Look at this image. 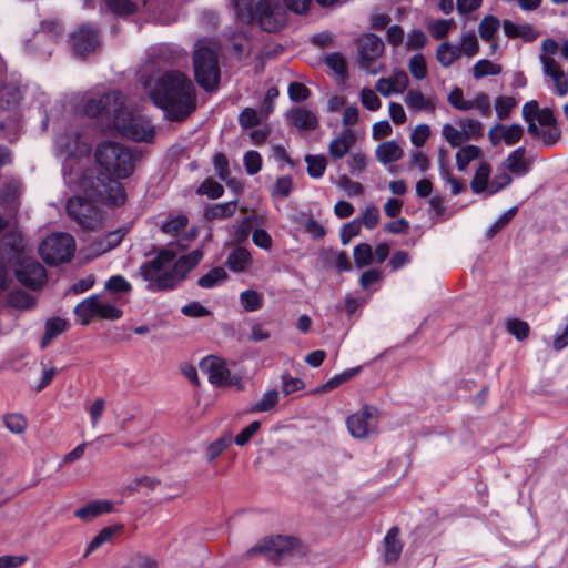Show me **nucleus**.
Segmentation results:
<instances>
[{"mask_svg": "<svg viewBox=\"0 0 568 568\" xmlns=\"http://www.w3.org/2000/svg\"><path fill=\"white\" fill-rule=\"evenodd\" d=\"M359 64L368 72L376 74L377 70H369L372 62L376 61L384 52L383 40L374 33L364 34L357 42Z\"/></svg>", "mask_w": 568, "mask_h": 568, "instance_id": "obj_14", "label": "nucleus"}, {"mask_svg": "<svg viewBox=\"0 0 568 568\" xmlns=\"http://www.w3.org/2000/svg\"><path fill=\"white\" fill-rule=\"evenodd\" d=\"M203 257L201 250H193L186 255L181 256L171 271L159 273L152 281H149V291L173 290L184 280L186 274L194 268Z\"/></svg>", "mask_w": 568, "mask_h": 568, "instance_id": "obj_9", "label": "nucleus"}, {"mask_svg": "<svg viewBox=\"0 0 568 568\" xmlns=\"http://www.w3.org/2000/svg\"><path fill=\"white\" fill-rule=\"evenodd\" d=\"M68 323L61 317H52L45 322V332L41 339V348L48 347L53 339L65 331Z\"/></svg>", "mask_w": 568, "mask_h": 568, "instance_id": "obj_30", "label": "nucleus"}, {"mask_svg": "<svg viewBox=\"0 0 568 568\" xmlns=\"http://www.w3.org/2000/svg\"><path fill=\"white\" fill-rule=\"evenodd\" d=\"M74 314L81 325H88L92 318L97 317V295H91L77 304Z\"/></svg>", "mask_w": 568, "mask_h": 568, "instance_id": "obj_29", "label": "nucleus"}, {"mask_svg": "<svg viewBox=\"0 0 568 568\" xmlns=\"http://www.w3.org/2000/svg\"><path fill=\"white\" fill-rule=\"evenodd\" d=\"M175 256L176 254L172 250H161L153 260L141 265L140 275L145 281H152L166 265L174 261Z\"/></svg>", "mask_w": 568, "mask_h": 568, "instance_id": "obj_17", "label": "nucleus"}, {"mask_svg": "<svg viewBox=\"0 0 568 568\" xmlns=\"http://www.w3.org/2000/svg\"><path fill=\"white\" fill-rule=\"evenodd\" d=\"M199 367L203 374L207 375L211 384L217 386L231 384L229 382L230 371L222 358L213 355L206 356L200 362Z\"/></svg>", "mask_w": 568, "mask_h": 568, "instance_id": "obj_16", "label": "nucleus"}, {"mask_svg": "<svg viewBox=\"0 0 568 568\" xmlns=\"http://www.w3.org/2000/svg\"><path fill=\"white\" fill-rule=\"evenodd\" d=\"M240 303L246 312H254L263 306L260 293L254 290H246L240 294Z\"/></svg>", "mask_w": 568, "mask_h": 568, "instance_id": "obj_44", "label": "nucleus"}, {"mask_svg": "<svg viewBox=\"0 0 568 568\" xmlns=\"http://www.w3.org/2000/svg\"><path fill=\"white\" fill-rule=\"evenodd\" d=\"M131 288V284L121 275L111 276L105 282V290L112 293H128Z\"/></svg>", "mask_w": 568, "mask_h": 568, "instance_id": "obj_59", "label": "nucleus"}, {"mask_svg": "<svg viewBox=\"0 0 568 568\" xmlns=\"http://www.w3.org/2000/svg\"><path fill=\"white\" fill-rule=\"evenodd\" d=\"M508 332L514 335L518 341H523L528 337L529 325L527 322L520 320H511L507 324Z\"/></svg>", "mask_w": 568, "mask_h": 568, "instance_id": "obj_63", "label": "nucleus"}, {"mask_svg": "<svg viewBox=\"0 0 568 568\" xmlns=\"http://www.w3.org/2000/svg\"><path fill=\"white\" fill-rule=\"evenodd\" d=\"M366 155L362 152H354L349 154L347 164L349 172L353 175H359L366 170Z\"/></svg>", "mask_w": 568, "mask_h": 568, "instance_id": "obj_60", "label": "nucleus"}, {"mask_svg": "<svg viewBox=\"0 0 568 568\" xmlns=\"http://www.w3.org/2000/svg\"><path fill=\"white\" fill-rule=\"evenodd\" d=\"M449 104L459 111H468L470 110L469 100L464 99L463 90L458 87L454 88L447 98Z\"/></svg>", "mask_w": 568, "mask_h": 568, "instance_id": "obj_58", "label": "nucleus"}, {"mask_svg": "<svg viewBox=\"0 0 568 568\" xmlns=\"http://www.w3.org/2000/svg\"><path fill=\"white\" fill-rule=\"evenodd\" d=\"M67 213L82 230L94 231L103 225L105 214L91 197L73 196L67 203Z\"/></svg>", "mask_w": 568, "mask_h": 568, "instance_id": "obj_10", "label": "nucleus"}, {"mask_svg": "<svg viewBox=\"0 0 568 568\" xmlns=\"http://www.w3.org/2000/svg\"><path fill=\"white\" fill-rule=\"evenodd\" d=\"M113 504L109 500H94L75 510V517L89 521L102 514L112 511Z\"/></svg>", "mask_w": 568, "mask_h": 568, "instance_id": "obj_22", "label": "nucleus"}, {"mask_svg": "<svg viewBox=\"0 0 568 568\" xmlns=\"http://www.w3.org/2000/svg\"><path fill=\"white\" fill-rule=\"evenodd\" d=\"M118 180L115 178H95L92 169H87L80 176L72 170L65 175V183L69 186L83 192L88 197L105 200L114 206L123 205L126 202L125 189Z\"/></svg>", "mask_w": 568, "mask_h": 568, "instance_id": "obj_4", "label": "nucleus"}, {"mask_svg": "<svg viewBox=\"0 0 568 568\" xmlns=\"http://www.w3.org/2000/svg\"><path fill=\"white\" fill-rule=\"evenodd\" d=\"M213 164L219 179L226 182L230 186L235 183L233 179H230L229 160L225 154L216 153L213 158Z\"/></svg>", "mask_w": 568, "mask_h": 568, "instance_id": "obj_46", "label": "nucleus"}, {"mask_svg": "<svg viewBox=\"0 0 568 568\" xmlns=\"http://www.w3.org/2000/svg\"><path fill=\"white\" fill-rule=\"evenodd\" d=\"M280 400V394L276 389L267 390L263 394L261 400L251 406L252 413H265L272 410Z\"/></svg>", "mask_w": 568, "mask_h": 568, "instance_id": "obj_36", "label": "nucleus"}, {"mask_svg": "<svg viewBox=\"0 0 568 568\" xmlns=\"http://www.w3.org/2000/svg\"><path fill=\"white\" fill-rule=\"evenodd\" d=\"M252 263V256L247 248L243 246L235 247L227 256L226 265L235 273H241Z\"/></svg>", "mask_w": 568, "mask_h": 568, "instance_id": "obj_27", "label": "nucleus"}, {"mask_svg": "<svg viewBox=\"0 0 568 568\" xmlns=\"http://www.w3.org/2000/svg\"><path fill=\"white\" fill-rule=\"evenodd\" d=\"M239 123L243 129L253 128L260 124V118L255 109L245 108L239 115Z\"/></svg>", "mask_w": 568, "mask_h": 568, "instance_id": "obj_64", "label": "nucleus"}, {"mask_svg": "<svg viewBox=\"0 0 568 568\" xmlns=\"http://www.w3.org/2000/svg\"><path fill=\"white\" fill-rule=\"evenodd\" d=\"M106 7L119 16H130L136 11V3L131 0H105Z\"/></svg>", "mask_w": 568, "mask_h": 568, "instance_id": "obj_50", "label": "nucleus"}, {"mask_svg": "<svg viewBox=\"0 0 568 568\" xmlns=\"http://www.w3.org/2000/svg\"><path fill=\"white\" fill-rule=\"evenodd\" d=\"M399 528L394 526L388 530L384 538L385 560L387 562L396 561L402 554L403 542L399 539Z\"/></svg>", "mask_w": 568, "mask_h": 568, "instance_id": "obj_23", "label": "nucleus"}, {"mask_svg": "<svg viewBox=\"0 0 568 568\" xmlns=\"http://www.w3.org/2000/svg\"><path fill=\"white\" fill-rule=\"evenodd\" d=\"M61 33L62 27L58 20H43L34 34L36 37L45 36L51 40H57Z\"/></svg>", "mask_w": 568, "mask_h": 568, "instance_id": "obj_48", "label": "nucleus"}, {"mask_svg": "<svg viewBox=\"0 0 568 568\" xmlns=\"http://www.w3.org/2000/svg\"><path fill=\"white\" fill-rule=\"evenodd\" d=\"M356 136L351 129L344 130L337 138L332 140L328 145L329 154L335 159H341L346 155L352 145L355 143Z\"/></svg>", "mask_w": 568, "mask_h": 568, "instance_id": "obj_21", "label": "nucleus"}, {"mask_svg": "<svg viewBox=\"0 0 568 568\" xmlns=\"http://www.w3.org/2000/svg\"><path fill=\"white\" fill-rule=\"evenodd\" d=\"M375 155L382 164L387 165L400 160L404 151L396 141H387L376 148Z\"/></svg>", "mask_w": 568, "mask_h": 568, "instance_id": "obj_24", "label": "nucleus"}, {"mask_svg": "<svg viewBox=\"0 0 568 568\" xmlns=\"http://www.w3.org/2000/svg\"><path fill=\"white\" fill-rule=\"evenodd\" d=\"M405 103L409 109L422 111L428 106H432L429 100L425 98V95L417 90H410L407 92L405 97Z\"/></svg>", "mask_w": 568, "mask_h": 568, "instance_id": "obj_51", "label": "nucleus"}, {"mask_svg": "<svg viewBox=\"0 0 568 568\" xmlns=\"http://www.w3.org/2000/svg\"><path fill=\"white\" fill-rule=\"evenodd\" d=\"M481 155V150L477 145L462 146L456 153V165L459 171H465L468 164Z\"/></svg>", "mask_w": 568, "mask_h": 568, "instance_id": "obj_32", "label": "nucleus"}, {"mask_svg": "<svg viewBox=\"0 0 568 568\" xmlns=\"http://www.w3.org/2000/svg\"><path fill=\"white\" fill-rule=\"evenodd\" d=\"M499 27L500 21L495 16L484 17L478 26V32L480 34V38L486 42L493 41Z\"/></svg>", "mask_w": 568, "mask_h": 568, "instance_id": "obj_35", "label": "nucleus"}, {"mask_svg": "<svg viewBox=\"0 0 568 568\" xmlns=\"http://www.w3.org/2000/svg\"><path fill=\"white\" fill-rule=\"evenodd\" d=\"M362 229V222L358 219L343 225L341 229V241L343 245L348 244L351 239L358 235Z\"/></svg>", "mask_w": 568, "mask_h": 568, "instance_id": "obj_61", "label": "nucleus"}, {"mask_svg": "<svg viewBox=\"0 0 568 568\" xmlns=\"http://www.w3.org/2000/svg\"><path fill=\"white\" fill-rule=\"evenodd\" d=\"M408 69L412 75L417 80H423L427 77V67L424 55L415 54L409 59Z\"/></svg>", "mask_w": 568, "mask_h": 568, "instance_id": "obj_52", "label": "nucleus"}, {"mask_svg": "<svg viewBox=\"0 0 568 568\" xmlns=\"http://www.w3.org/2000/svg\"><path fill=\"white\" fill-rule=\"evenodd\" d=\"M124 233V229H118L115 231L109 232L106 235L97 237L92 243V250L97 254H103L116 247L121 243Z\"/></svg>", "mask_w": 568, "mask_h": 568, "instance_id": "obj_26", "label": "nucleus"}, {"mask_svg": "<svg viewBox=\"0 0 568 568\" xmlns=\"http://www.w3.org/2000/svg\"><path fill=\"white\" fill-rule=\"evenodd\" d=\"M22 99L20 88L14 83L0 85V110H12L19 105Z\"/></svg>", "mask_w": 568, "mask_h": 568, "instance_id": "obj_25", "label": "nucleus"}, {"mask_svg": "<svg viewBox=\"0 0 568 568\" xmlns=\"http://www.w3.org/2000/svg\"><path fill=\"white\" fill-rule=\"evenodd\" d=\"M442 135L452 148H459L468 142V136L465 135L463 129H457L449 123L443 125Z\"/></svg>", "mask_w": 568, "mask_h": 568, "instance_id": "obj_34", "label": "nucleus"}, {"mask_svg": "<svg viewBox=\"0 0 568 568\" xmlns=\"http://www.w3.org/2000/svg\"><path fill=\"white\" fill-rule=\"evenodd\" d=\"M378 410L376 407L366 405L361 410L352 414L346 425L351 435L355 438H366L371 433H375L377 428Z\"/></svg>", "mask_w": 568, "mask_h": 568, "instance_id": "obj_13", "label": "nucleus"}, {"mask_svg": "<svg viewBox=\"0 0 568 568\" xmlns=\"http://www.w3.org/2000/svg\"><path fill=\"white\" fill-rule=\"evenodd\" d=\"M501 65L491 62L487 59L477 61L473 67V74L475 79H481L487 75H498L501 73Z\"/></svg>", "mask_w": 568, "mask_h": 568, "instance_id": "obj_38", "label": "nucleus"}, {"mask_svg": "<svg viewBox=\"0 0 568 568\" xmlns=\"http://www.w3.org/2000/svg\"><path fill=\"white\" fill-rule=\"evenodd\" d=\"M491 173V166L487 162L480 163L475 172V175L470 182V187L474 193H481L487 190L489 175Z\"/></svg>", "mask_w": 568, "mask_h": 568, "instance_id": "obj_33", "label": "nucleus"}, {"mask_svg": "<svg viewBox=\"0 0 568 568\" xmlns=\"http://www.w3.org/2000/svg\"><path fill=\"white\" fill-rule=\"evenodd\" d=\"M526 149L517 148L504 161V168L516 176H524L530 170L531 162L526 160Z\"/></svg>", "mask_w": 568, "mask_h": 568, "instance_id": "obj_18", "label": "nucleus"}, {"mask_svg": "<svg viewBox=\"0 0 568 568\" xmlns=\"http://www.w3.org/2000/svg\"><path fill=\"white\" fill-rule=\"evenodd\" d=\"M462 57V49L459 45H454L448 42L440 43L437 48L436 58L442 67L448 68L456 60Z\"/></svg>", "mask_w": 568, "mask_h": 568, "instance_id": "obj_31", "label": "nucleus"}, {"mask_svg": "<svg viewBox=\"0 0 568 568\" xmlns=\"http://www.w3.org/2000/svg\"><path fill=\"white\" fill-rule=\"evenodd\" d=\"M85 114L95 118L99 115L112 120L119 133L133 141H149L154 135L150 122L124 108V98L121 91L113 90L99 99H91L84 106Z\"/></svg>", "mask_w": 568, "mask_h": 568, "instance_id": "obj_2", "label": "nucleus"}, {"mask_svg": "<svg viewBox=\"0 0 568 568\" xmlns=\"http://www.w3.org/2000/svg\"><path fill=\"white\" fill-rule=\"evenodd\" d=\"M470 109L478 110L479 114L484 118L490 116L491 105L490 98L487 93L480 92L474 99L469 100Z\"/></svg>", "mask_w": 568, "mask_h": 568, "instance_id": "obj_54", "label": "nucleus"}, {"mask_svg": "<svg viewBox=\"0 0 568 568\" xmlns=\"http://www.w3.org/2000/svg\"><path fill=\"white\" fill-rule=\"evenodd\" d=\"M3 423L9 432L13 434H22L26 432L28 422L21 414H7L3 416Z\"/></svg>", "mask_w": 568, "mask_h": 568, "instance_id": "obj_47", "label": "nucleus"}, {"mask_svg": "<svg viewBox=\"0 0 568 568\" xmlns=\"http://www.w3.org/2000/svg\"><path fill=\"white\" fill-rule=\"evenodd\" d=\"M193 68L197 84L213 91L220 82L219 49L215 43L197 40L193 51Z\"/></svg>", "mask_w": 568, "mask_h": 568, "instance_id": "obj_7", "label": "nucleus"}, {"mask_svg": "<svg viewBox=\"0 0 568 568\" xmlns=\"http://www.w3.org/2000/svg\"><path fill=\"white\" fill-rule=\"evenodd\" d=\"M236 17L243 23L257 22L266 32L285 26V11L277 0H235Z\"/></svg>", "mask_w": 568, "mask_h": 568, "instance_id": "obj_5", "label": "nucleus"}, {"mask_svg": "<svg viewBox=\"0 0 568 568\" xmlns=\"http://www.w3.org/2000/svg\"><path fill=\"white\" fill-rule=\"evenodd\" d=\"M197 193L205 194L210 199H219L223 195L224 187L220 183L207 179L199 186Z\"/></svg>", "mask_w": 568, "mask_h": 568, "instance_id": "obj_57", "label": "nucleus"}, {"mask_svg": "<svg viewBox=\"0 0 568 568\" xmlns=\"http://www.w3.org/2000/svg\"><path fill=\"white\" fill-rule=\"evenodd\" d=\"M237 209V201H230L221 204L206 206L204 210V219L207 221L216 219H227L235 214Z\"/></svg>", "mask_w": 568, "mask_h": 568, "instance_id": "obj_28", "label": "nucleus"}, {"mask_svg": "<svg viewBox=\"0 0 568 568\" xmlns=\"http://www.w3.org/2000/svg\"><path fill=\"white\" fill-rule=\"evenodd\" d=\"M518 209L517 206L510 207L507 212H505L488 230L486 236L488 239H493L499 231H501L516 215Z\"/></svg>", "mask_w": 568, "mask_h": 568, "instance_id": "obj_55", "label": "nucleus"}, {"mask_svg": "<svg viewBox=\"0 0 568 568\" xmlns=\"http://www.w3.org/2000/svg\"><path fill=\"white\" fill-rule=\"evenodd\" d=\"M123 312L115 305L105 302L97 295V317L101 320L115 321L122 316Z\"/></svg>", "mask_w": 568, "mask_h": 568, "instance_id": "obj_39", "label": "nucleus"}, {"mask_svg": "<svg viewBox=\"0 0 568 568\" xmlns=\"http://www.w3.org/2000/svg\"><path fill=\"white\" fill-rule=\"evenodd\" d=\"M145 90L153 104L162 109L170 121H184L196 109L195 85L183 72L166 71L150 78Z\"/></svg>", "mask_w": 568, "mask_h": 568, "instance_id": "obj_1", "label": "nucleus"}, {"mask_svg": "<svg viewBox=\"0 0 568 568\" xmlns=\"http://www.w3.org/2000/svg\"><path fill=\"white\" fill-rule=\"evenodd\" d=\"M462 54L474 57L479 50V43L474 32H467L462 36L460 44Z\"/></svg>", "mask_w": 568, "mask_h": 568, "instance_id": "obj_56", "label": "nucleus"}, {"mask_svg": "<svg viewBox=\"0 0 568 568\" xmlns=\"http://www.w3.org/2000/svg\"><path fill=\"white\" fill-rule=\"evenodd\" d=\"M291 123L302 131L315 130L318 125L316 115L304 108H293L287 113Z\"/></svg>", "mask_w": 568, "mask_h": 568, "instance_id": "obj_19", "label": "nucleus"}, {"mask_svg": "<svg viewBox=\"0 0 568 568\" xmlns=\"http://www.w3.org/2000/svg\"><path fill=\"white\" fill-rule=\"evenodd\" d=\"M305 162L307 164V173L311 178L318 179L323 176L327 165V161L324 155L307 154L305 156Z\"/></svg>", "mask_w": 568, "mask_h": 568, "instance_id": "obj_43", "label": "nucleus"}, {"mask_svg": "<svg viewBox=\"0 0 568 568\" xmlns=\"http://www.w3.org/2000/svg\"><path fill=\"white\" fill-rule=\"evenodd\" d=\"M457 123L459 128L463 129L465 135L468 136V141L483 138L484 125L480 121L470 118H462Z\"/></svg>", "mask_w": 568, "mask_h": 568, "instance_id": "obj_37", "label": "nucleus"}, {"mask_svg": "<svg viewBox=\"0 0 568 568\" xmlns=\"http://www.w3.org/2000/svg\"><path fill=\"white\" fill-rule=\"evenodd\" d=\"M22 243L20 233L8 230L0 241V257L3 262L17 264L16 277L22 285L38 290L47 281V271L36 258L24 255Z\"/></svg>", "mask_w": 568, "mask_h": 568, "instance_id": "obj_3", "label": "nucleus"}, {"mask_svg": "<svg viewBox=\"0 0 568 568\" xmlns=\"http://www.w3.org/2000/svg\"><path fill=\"white\" fill-rule=\"evenodd\" d=\"M297 546V540L288 536H272L260 540L246 551L247 557L264 555L270 560L280 559Z\"/></svg>", "mask_w": 568, "mask_h": 568, "instance_id": "obj_12", "label": "nucleus"}, {"mask_svg": "<svg viewBox=\"0 0 568 568\" xmlns=\"http://www.w3.org/2000/svg\"><path fill=\"white\" fill-rule=\"evenodd\" d=\"M74 250L75 241L68 233H53L45 237L39 246L42 260L50 266L69 262Z\"/></svg>", "mask_w": 568, "mask_h": 568, "instance_id": "obj_11", "label": "nucleus"}, {"mask_svg": "<svg viewBox=\"0 0 568 568\" xmlns=\"http://www.w3.org/2000/svg\"><path fill=\"white\" fill-rule=\"evenodd\" d=\"M359 368H352V369H348L346 372H343L338 375H335L334 377H332L331 379H328L325 384H323L318 389L317 392H329L334 388H336L337 386H339L341 384L347 382L348 379H351L353 376L356 375V373L358 372Z\"/></svg>", "mask_w": 568, "mask_h": 568, "instance_id": "obj_53", "label": "nucleus"}, {"mask_svg": "<svg viewBox=\"0 0 568 568\" xmlns=\"http://www.w3.org/2000/svg\"><path fill=\"white\" fill-rule=\"evenodd\" d=\"M517 105V101L513 97H498L495 101V110L499 120L509 118L513 109Z\"/></svg>", "mask_w": 568, "mask_h": 568, "instance_id": "obj_49", "label": "nucleus"}, {"mask_svg": "<svg viewBox=\"0 0 568 568\" xmlns=\"http://www.w3.org/2000/svg\"><path fill=\"white\" fill-rule=\"evenodd\" d=\"M373 260L374 254L369 244L361 243L354 247V262L357 268L371 265Z\"/></svg>", "mask_w": 568, "mask_h": 568, "instance_id": "obj_42", "label": "nucleus"}, {"mask_svg": "<svg viewBox=\"0 0 568 568\" xmlns=\"http://www.w3.org/2000/svg\"><path fill=\"white\" fill-rule=\"evenodd\" d=\"M57 154L64 156L63 175L65 176L71 170L78 172L79 176L85 172L81 165V161L90 154V145L81 140L78 132H65L58 134L54 140Z\"/></svg>", "mask_w": 568, "mask_h": 568, "instance_id": "obj_8", "label": "nucleus"}, {"mask_svg": "<svg viewBox=\"0 0 568 568\" xmlns=\"http://www.w3.org/2000/svg\"><path fill=\"white\" fill-rule=\"evenodd\" d=\"M503 29L507 37L509 38H520L524 41L532 42L539 37V32L536 31L531 24L524 23H515L510 20H504Z\"/></svg>", "mask_w": 568, "mask_h": 568, "instance_id": "obj_20", "label": "nucleus"}, {"mask_svg": "<svg viewBox=\"0 0 568 568\" xmlns=\"http://www.w3.org/2000/svg\"><path fill=\"white\" fill-rule=\"evenodd\" d=\"M232 434L226 433L211 443L206 449L207 460L213 462L216 459L232 444Z\"/></svg>", "mask_w": 568, "mask_h": 568, "instance_id": "obj_41", "label": "nucleus"}, {"mask_svg": "<svg viewBox=\"0 0 568 568\" xmlns=\"http://www.w3.org/2000/svg\"><path fill=\"white\" fill-rule=\"evenodd\" d=\"M94 156L101 169L115 179H126L135 169L136 155L121 143L102 142L97 146Z\"/></svg>", "mask_w": 568, "mask_h": 568, "instance_id": "obj_6", "label": "nucleus"}, {"mask_svg": "<svg viewBox=\"0 0 568 568\" xmlns=\"http://www.w3.org/2000/svg\"><path fill=\"white\" fill-rule=\"evenodd\" d=\"M121 527H106L102 529L88 545L87 550L84 552V557H88L92 551L101 547L103 544L109 541L114 534H116Z\"/></svg>", "mask_w": 568, "mask_h": 568, "instance_id": "obj_45", "label": "nucleus"}, {"mask_svg": "<svg viewBox=\"0 0 568 568\" xmlns=\"http://www.w3.org/2000/svg\"><path fill=\"white\" fill-rule=\"evenodd\" d=\"M187 222L189 220L185 215H176L163 223L161 229L166 234L175 235L187 225Z\"/></svg>", "mask_w": 568, "mask_h": 568, "instance_id": "obj_62", "label": "nucleus"}, {"mask_svg": "<svg viewBox=\"0 0 568 568\" xmlns=\"http://www.w3.org/2000/svg\"><path fill=\"white\" fill-rule=\"evenodd\" d=\"M227 278V273L221 266L213 267L197 281L199 286L203 288H212Z\"/></svg>", "mask_w": 568, "mask_h": 568, "instance_id": "obj_40", "label": "nucleus"}, {"mask_svg": "<svg viewBox=\"0 0 568 568\" xmlns=\"http://www.w3.org/2000/svg\"><path fill=\"white\" fill-rule=\"evenodd\" d=\"M70 44L75 54L83 57L100 45L97 28L92 24H82L70 34Z\"/></svg>", "mask_w": 568, "mask_h": 568, "instance_id": "obj_15", "label": "nucleus"}]
</instances>
